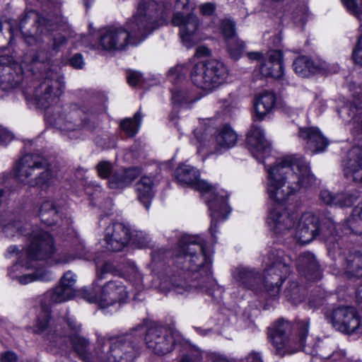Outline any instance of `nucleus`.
Instances as JSON below:
<instances>
[{"label": "nucleus", "mask_w": 362, "mask_h": 362, "mask_svg": "<svg viewBox=\"0 0 362 362\" xmlns=\"http://www.w3.org/2000/svg\"><path fill=\"white\" fill-rule=\"evenodd\" d=\"M172 9L171 4H158L154 0H142L126 29L119 27L104 28L95 35L83 36L81 43L92 49L118 51L128 44L143 41L153 30L167 22Z\"/></svg>", "instance_id": "f257e3e1"}, {"label": "nucleus", "mask_w": 362, "mask_h": 362, "mask_svg": "<svg viewBox=\"0 0 362 362\" xmlns=\"http://www.w3.org/2000/svg\"><path fill=\"white\" fill-rule=\"evenodd\" d=\"M174 263L178 269L187 272L191 284L188 285L185 280L175 277H164L159 286L162 291L174 290L177 293L184 294L197 289L216 300L221 297L223 291L212 276L211 257L194 237L184 235L180 238Z\"/></svg>", "instance_id": "f03ea898"}, {"label": "nucleus", "mask_w": 362, "mask_h": 362, "mask_svg": "<svg viewBox=\"0 0 362 362\" xmlns=\"http://www.w3.org/2000/svg\"><path fill=\"white\" fill-rule=\"evenodd\" d=\"M28 44L37 45L39 50H31L25 55L24 62L34 75H38L42 81L35 88L33 96L41 107L46 108L56 103L62 95L64 88V77L60 71V65L57 59H52V53H57L64 45L66 39L61 34L52 39L45 35L42 41L33 35H25Z\"/></svg>", "instance_id": "7ed1b4c3"}, {"label": "nucleus", "mask_w": 362, "mask_h": 362, "mask_svg": "<svg viewBox=\"0 0 362 362\" xmlns=\"http://www.w3.org/2000/svg\"><path fill=\"white\" fill-rule=\"evenodd\" d=\"M146 332L145 341L149 349L157 355L170 353L176 343L177 334L163 326H152L147 330L143 325L131 334L119 337H99L95 356L88 362H133L136 349L131 339H140Z\"/></svg>", "instance_id": "20e7f679"}, {"label": "nucleus", "mask_w": 362, "mask_h": 362, "mask_svg": "<svg viewBox=\"0 0 362 362\" xmlns=\"http://www.w3.org/2000/svg\"><path fill=\"white\" fill-rule=\"evenodd\" d=\"M267 170V194L278 204L286 202L301 188L312 186L315 180L309 163L302 156L286 157Z\"/></svg>", "instance_id": "39448f33"}, {"label": "nucleus", "mask_w": 362, "mask_h": 362, "mask_svg": "<svg viewBox=\"0 0 362 362\" xmlns=\"http://www.w3.org/2000/svg\"><path fill=\"white\" fill-rule=\"evenodd\" d=\"M28 235V245L24 254L16 246L12 245L8 248V253L16 254L18 262L9 269V275L13 279H17L21 284H28L35 281H47L52 279V274L45 268H38L34 272L27 273V271L35 267V261L45 259L50 257L55 250L52 237L47 232L35 227Z\"/></svg>", "instance_id": "423d86ee"}, {"label": "nucleus", "mask_w": 362, "mask_h": 362, "mask_svg": "<svg viewBox=\"0 0 362 362\" xmlns=\"http://www.w3.org/2000/svg\"><path fill=\"white\" fill-rule=\"evenodd\" d=\"M75 295L71 292V290L66 289L60 284L52 290L47 291L45 294V302L42 304V310L37 316V324L34 332L36 333H42L47 332L46 339L49 341V351L57 353L55 347L59 346V349L63 350L64 346H67L69 342L78 354L85 361L88 362L89 354L87 352L88 341L81 337L78 334H74L68 337L58 333L61 328L52 327L50 323V312L47 307L50 303H59L71 300Z\"/></svg>", "instance_id": "0eeeda50"}, {"label": "nucleus", "mask_w": 362, "mask_h": 362, "mask_svg": "<svg viewBox=\"0 0 362 362\" xmlns=\"http://www.w3.org/2000/svg\"><path fill=\"white\" fill-rule=\"evenodd\" d=\"M290 258L284 252L272 249L264 257L265 273L263 276L242 266L235 267L232 276L238 285L245 288L255 289V284L263 282L268 291L275 295L290 273Z\"/></svg>", "instance_id": "6e6552de"}, {"label": "nucleus", "mask_w": 362, "mask_h": 362, "mask_svg": "<svg viewBox=\"0 0 362 362\" xmlns=\"http://www.w3.org/2000/svg\"><path fill=\"white\" fill-rule=\"evenodd\" d=\"M267 223L279 235H289L302 244L309 243L322 230L319 218L312 212L300 214L298 210L274 207L267 215Z\"/></svg>", "instance_id": "1a4fd4ad"}, {"label": "nucleus", "mask_w": 362, "mask_h": 362, "mask_svg": "<svg viewBox=\"0 0 362 362\" xmlns=\"http://www.w3.org/2000/svg\"><path fill=\"white\" fill-rule=\"evenodd\" d=\"M199 171L187 164L179 165L175 171V177L178 182L196 189L204 197L211 218L209 230L214 235L218 224L223 221L231 211L227 202L228 194L223 189L213 187L207 182L199 180Z\"/></svg>", "instance_id": "9d476101"}, {"label": "nucleus", "mask_w": 362, "mask_h": 362, "mask_svg": "<svg viewBox=\"0 0 362 362\" xmlns=\"http://www.w3.org/2000/svg\"><path fill=\"white\" fill-rule=\"evenodd\" d=\"M16 173L19 182L30 187L38 186L42 189L58 182L57 172L52 170L47 160L38 155L23 156L16 165Z\"/></svg>", "instance_id": "9b49d317"}, {"label": "nucleus", "mask_w": 362, "mask_h": 362, "mask_svg": "<svg viewBox=\"0 0 362 362\" xmlns=\"http://www.w3.org/2000/svg\"><path fill=\"white\" fill-rule=\"evenodd\" d=\"M228 76L227 66L216 59L199 62L193 65L190 71L192 83L206 92H211L225 83Z\"/></svg>", "instance_id": "f8f14e48"}, {"label": "nucleus", "mask_w": 362, "mask_h": 362, "mask_svg": "<svg viewBox=\"0 0 362 362\" xmlns=\"http://www.w3.org/2000/svg\"><path fill=\"white\" fill-rule=\"evenodd\" d=\"M175 8L183 9L187 12L193 10L194 6L189 0H177ZM172 23L179 27L180 38L186 47L191 48L202 40L199 21L194 14L177 11L172 18Z\"/></svg>", "instance_id": "ddd939ff"}, {"label": "nucleus", "mask_w": 362, "mask_h": 362, "mask_svg": "<svg viewBox=\"0 0 362 362\" xmlns=\"http://www.w3.org/2000/svg\"><path fill=\"white\" fill-rule=\"evenodd\" d=\"M298 342L293 346V341L289 339L291 325L285 320L276 321L269 329V336L276 348V351L281 356L293 354L305 347V341L308 334L309 322L301 321L298 323Z\"/></svg>", "instance_id": "4468645a"}, {"label": "nucleus", "mask_w": 362, "mask_h": 362, "mask_svg": "<svg viewBox=\"0 0 362 362\" xmlns=\"http://www.w3.org/2000/svg\"><path fill=\"white\" fill-rule=\"evenodd\" d=\"M81 296L89 303H97L101 309L114 306L124 302L128 296V292L119 281H110L98 295L93 288H84L80 291Z\"/></svg>", "instance_id": "2eb2a0df"}, {"label": "nucleus", "mask_w": 362, "mask_h": 362, "mask_svg": "<svg viewBox=\"0 0 362 362\" xmlns=\"http://www.w3.org/2000/svg\"><path fill=\"white\" fill-rule=\"evenodd\" d=\"M247 56L251 59H260L259 71L263 76L282 79L284 75L282 63V54L278 50H272L267 53L263 59L259 52H249Z\"/></svg>", "instance_id": "dca6fc26"}, {"label": "nucleus", "mask_w": 362, "mask_h": 362, "mask_svg": "<svg viewBox=\"0 0 362 362\" xmlns=\"http://www.w3.org/2000/svg\"><path fill=\"white\" fill-rule=\"evenodd\" d=\"M132 238L130 228L122 223H112L105 230L104 242L107 250L110 251L122 250Z\"/></svg>", "instance_id": "f3484780"}, {"label": "nucleus", "mask_w": 362, "mask_h": 362, "mask_svg": "<svg viewBox=\"0 0 362 362\" xmlns=\"http://www.w3.org/2000/svg\"><path fill=\"white\" fill-rule=\"evenodd\" d=\"M247 142L253 156L259 162L264 163V159L269 156L272 148L264 130L253 124L247 134Z\"/></svg>", "instance_id": "a211bd4d"}, {"label": "nucleus", "mask_w": 362, "mask_h": 362, "mask_svg": "<svg viewBox=\"0 0 362 362\" xmlns=\"http://www.w3.org/2000/svg\"><path fill=\"white\" fill-rule=\"evenodd\" d=\"M332 322L334 327L349 334L354 332L360 325L359 318L354 307H340L334 310Z\"/></svg>", "instance_id": "6ab92c4d"}, {"label": "nucleus", "mask_w": 362, "mask_h": 362, "mask_svg": "<svg viewBox=\"0 0 362 362\" xmlns=\"http://www.w3.org/2000/svg\"><path fill=\"white\" fill-rule=\"evenodd\" d=\"M344 176L351 183L360 185L362 182V148H352L343 162Z\"/></svg>", "instance_id": "aec40b11"}, {"label": "nucleus", "mask_w": 362, "mask_h": 362, "mask_svg": "<svg viewBox=\"0 0 362 362\" xmlns=\"http://www.w3.org/2000/svg\"><path fill=\"white\" fill-rule=\"evenodd\" d=\"M298 137L305 148L313 153L323 152L329 145L327 139L316 127L299 128Z\"/></svg>", "instance_id": "412c9836"}, {"label": "nucleus", "mask_w": 362, "mask_h": 362, "mask_svg": "<svg viewBox=\"0 0 362 362\" xmlns=\"http://www.w3.org/2000/svg\"><path fill=\"white\" fill-rule=\"evenodd\" d=\"M4 57L0 58V86L8 90L18 86L23 79V69L17 63L4 64Z\"/></svg>", "instance_id": "4be33fe9"}, {"label": "nucleus", "mask_w": 362, "mask_h": 362, "mask_svg": "<svg viewBox=\"0 0 362 362\" xmlns=\"http://www.w3.org/2000/svg\"><path fill=\"white\" fill-rule=\"evenodd\" d=\"M293 66L294 71L301 77H308L311 74H315L320 71H326L329 74L336 73L339 69L337 64H334L332 67H328L326 63H317L307 57H300L297 58L294 61Z\"/></svg>", "instance_id": "5701e85b"}, {"label": "nucleus", "mask_w": 362, "mask_h": 362, "mask_svg": "<svg viewBox=\"0 0 362 362\" xmlns=\"http://www.w3.org/2000/svg\"><path fill=\"white\" fill-rule=\"evenodd\" d=\"M221 31L225 38L227 49L230 57L235 59H239L244 50L245 44L235 35V24L230 19L223 20Z\"/></svg>", "instance_id": "b1692460"}, {"label": "nucleus", "mask_w": 362, "mask_h": 362, "mask_svg": "<svg viewBox=\"0 0 362 362\" xmlns=\"http://www.w3.org/2000/svg\"><path fill=\"white\" fill-rule=\"evenodd\" d=\"M238 136L228 124L219 127L214 135L215 151L221 154L228 149L233 148L238 142Z\"/></svg>", "instance_id": "393cba45"}, {"label": "nucleus", "mask_w": 362, "mask_h": 362, "mask_svg": "<svg viewBox=\"0 0 362 362\" xmlns=\"http://www.w3.org/2000/svg\"><path fill=\"white\" fill-rule=\"evenodd\" d=\"M296 267L300 274L309 280L316 281L320 279L321 274L314 255L310 252H303L296 262Z\"/></svg>", "instance_id": "a878e982"}, {"label": "nucleus", "mask_w": 362, "mask_h": 362, "mask_svg": "<svg viewBox=\"0 0 362 362\" xmlns=\"http://www.w3.org/2000/svg\"><path fill=\"white\" fill-rule=\"evenodd\" d=\"M276 100V95L272 92H263L257 96L254 103L255 118L264 119L274 110Z\"/></svg>", "instance_id": "bb28decb"}, {"label": "nucleus", "mask_w": 362, "mask_h": 362, "mask_svg": "<svg viewBox=\"0 0 362 362\" xmlns=\"http://www.w3.org/2000/svg\"><path fill=\"white\" fill-rule=\"evenodd\" d=\"M136 168L121 170L110 176L108 187L113 189H122L129 185L140 174Z\"/></svg>", "instance_id": "cd10ccee"}, {"label": "nucleus", "mask_w": 362, "mask_h": 362, "mask_svg": "<svg viewBox=\"0 0 362 362\" xmlns=\"http://www.w3.org/2000/svg\"><path fill=\"white\" fill-rule=\"evenodd\" d=\"M78 112H71L65 115H59L52 121L60 130L66 132L77 131L83 125V128L89 129L85 122L78 119Z\"/></svg>", "instance_id": "c85d7f7f"}, {"label": "nucleus", "mask_w": 362, "mask_h": 362, "mask_svg": "<svg viewBox=\"0 0 362 362\" xmlns=\"http://www.w3.org/2000/svg\"><path fill=\"white\" fill-rule=\"evenodd\" d=\"M153 181L151 177L144 176L136 184V191L138 199L146 209L150 207L152 197L154 194Z\"/></svg>", "instance_id": "c756f323"}, {"label": "nucleus", "mask_w": 362, "mask_h": 362, "mask_svg": "<svg viewBox=\"0 0 362 362\" xmlns=\"http://www.w3.org/2000/svg\"><path fill=\"white\" fill-rule=\"evenodd\" d=\"M321 200L326 204L335 206H350L356 197L345 193L333 194L327 189H323L320 194Z\"/></svg>", "instance_id": "7c9ffc66"}, {"label": "nucleus", "mask_w": 362, "mask_h": 362, "mask_svg": "<svg viewBox=\"0 0 362 362\" xmlns=\"http://www.w3.org/2000/svg\"><path fill=\"white\" fill-rule=\"evenodd\" d=\"M39 216L46 225L52 226L58 223L59 220V211L52 200L47 199L42 203Z\"/></svg>", "instance_id": "2f4dec72"}, {"label": "nucleus", "mask_w": 362, "mask_h": 362, "mask_svg": "<svg viewBox=\"0 0 362 362\" xmlns=\"http://www.w3.org/2000/svg\"><path fill=\"white\" fill-rule=\"evenodd\" d=\"M362 257L360 252L349 253L345 259L343 269L347 276L358 278L361 276Z\"/></svg>", "instance_id": "473e14b6"}, {"label": "nucleus", "mask_w": 362, "mask_h": 362, "mask_svg": "<svg viewBox=\"0 0 362 362\" xmlns=\"http://www.w3.org/2000/svg\"><path fill=\"white\" fill-rule=\"evenodd\" d=\"M120 275L127 281L132 282L136 290L141 291L143 289L144 286L142 276L139 272L134 262H128L127 265L123 268Z\"/></svg>", "instance_id": "72a5a7b5"}, {"label": "nucleus", "mask_w": 362, "mask_h": 362, "mask_svg": "<svg viewBox=\"0 0 362 362\" xmlns=\"http://www.w3.org/2000/svg\"><path fill=\"white\" fill-rule=\"evenodd\" d=\"M141 116L139 112L135 114L133 119H126L120 124L121 128L130 136H134L138 132L141 125Z\"/></svg>", "instance_id": "f704fd0d"}, {"label": "nucleus", "mask_w": 362, "mask_h": 362, "mask_svg": "<svg viewBox=\"0 0 362 362\" xmlns=\"http://www.w3.org/2000/svg\"><path fill=\"white\" fill-rule=\"evenodd\" d=\"M171 93L174 104L184 105L193 100L187 90L182 87H175L171 89Z\"/></svg>", "instance_id": "c9c22d12"}, {"label": "nucleus", "mask_w": 362, "mask_h": 362, "mask_svg": "<svg viewBox=\"0 0 362 362\" xmlns=\"http://www.w3.org/2000/svg\"><path fill=\"white\" fill-rule=\"evenodd\" d=\"M96 265L97 277L100 279L105 278L106 274H116L115 266L110 262L95 259Z\"/></svg>", "instance_id": "e433bc0d"}, {"label": "nucleus", "mask_w": 362, "mask_h": 362, "mask_svg": "<svg viewBox=\"0 0 362 362\" xmlns=\"http://www.w3.org/2000/svg\"><path fill=\"white\" fill-rule=\"evenodd\" d=\"M186 72L187 69L183 65L179 64L169 69L167 77L170 82L176 84L185 78Z\"/></svg>", "instance_id": "4c0bfd02"}, {"label": "nucleus", "mask_w": 362, "mask_h": 362, "mask_svg": "<svg viewBox=\"0 0 362 362\" xmlns=\"http://www.w3.org/2000/svg\"><path fill=\"white\" fill-rule=\"evenodd\" d=\"M25 228L21 221H17L7 224L4 227V233L8 237H15L23 235Z\"/></svg>", "instance_id": "58836bf2"}, {"label": "nucleus", "mask_w": 362, "mask_h": 362, "mask_svg": "<svg viewBox=\"0 0 362 362\" xmlns=\"http://www.w3.org/2000/svg\"><path fill=\"white\" fill-rule=\"evenodd\" d=\"M76 283V276L71 271L66 272L62 277L60 285L66 289H70L71 292L75 295V285Z\"/></svg>", "instance_id": "ea45409f"}, {"label": "nucleus", "mask_w": 362, "mask_h": 362, "mask_svg": "<svg viewBox=\"0 0 362 362\" xmlns=\"http://www.w3.org/2000/svg\"><path fill=\"white\" fill-rule=\"evenodd\" d=\"M341 1L350 13L358 19H361L362 0H341Z\"/></svg>", "instance_id": "a19ab883"}, {"label": "nucleus", "mask_w": 362, "mask_h": 362, "mask_svg": "<svg viewBox=\"0 0 362 362\" xmlns=\"http://www.w3.org/2000/svg\"><path fill=\"white\" fill-rule=\"evenodd\" d=\"M201 359V351L193 348L182 357L180 362H199Z\"/></svg>", "instance_id": "79ce46f5"}, {"label": "nucleus", "mask_w": 362, "mask_h": 362, "mask_svg": "<svg viewBox=\"0 0 362 362\" xmlns=\"http://www.w3.org/2000/svg\"><path fill=\"white\" fill-rule=\"evenodd\" d=\"M98 175L102 178H107L112 171V166L110 162L100 161L96 166Z\"/></svg>", "instance_id": "37998d69"}, {"label": "nucleus", "mask_w": 362, "mask_h": 362, "mask_svg": "<svg viewBox=\"0 0 362 362\" xmlns=\"http://www.w3.org/2000/svg\"><path fill=\"white\" fill-rule=\"evenodd\" d=\"M348 115L354 122L360 123L362 118L361 107L356 105H351L349 108Z\"/></svg>", "instance_id": "c03bdc74"}, {"label": "nucleus", "mask_w": 362, "mask_h": 362, "mask_svg": "<svg viewBox=\"0 0 362 362\" xmlns=\"http://www.w3.org/2000/svg\"><path fill=\"white\" fill-rule=\"evenodd\" d=\"M362 36L358 37L357 45L353 50L352 59L355 64L361 65L362 64V48L361 46Z\"/></svg>", "instance_id": "a18cd8bd"}, {"label": "nucleus", "mask_w": 362, "mask_h": 362, "mask_svg": "<svg viewBox=\"0 0 362 362\" xmlns=\"http://www.w3.org/2000/svg\"><path fill=\"white\" fill-rule=\"evenodd\" d=\"M325 107V103L320 98H316L310 107V111L313 112L314 114L318 115L321 114Z\"/></svg>", "instance_id": "49530a36"}, {"label": "nucleus", "mask_w": 362, "mask_h": 362, "mask_svg": "<svg viewBox=\"0 0 362 362\" xmlns=\"http://www.w3.org/2000/svg\"><path fill=\"white\" fill-rule=\"evenodd\" d=\"M141 74L137 71H130L127 75V82L132 86L138 85L141 82Z\"/></svg>", "instance_id": "de8ad7c7"}, {"label": "nucleus", "mask_w": 362, "mask_h": 362, "mask_svg": "<svg viewBox=\"0 0 362 362\" xmlns=\"http://www.w3.org/2000/svg\"><path fill=\"white\" fill-rule=\"evenodd\" d=\"M136 238H138V240H135V243H137L140 247H146L149 244L150 239L148 235L144 234L143 232H137Z\"/></svg>", "instance_id": "09e8293b"}, {"label": "nucleus", "mask_w": 362, "mask_h": 362, "mask_svg": "<svg viewBox=\"0 0 362 362\" xmlns=\"http://www.w3.org/2000/svg\"><path fill=\"white\" fill-rule=\"evenodd\" d=\"M71 66L76 69H82L84 65L83 58L82 54H76L69 60Z\"/></svg>", "instance_id": "8fccbe9b"}, {"label": "nucleus", "mask_w": 362, "mask_h": 362, "mask_svg": "<svg viewBox=\"0 0 362 362\" xmlns=\"http://www.w3.org/2000/svg\"><path fill=\"white\" fill-rule=\"evenodd\" d=\"M13 134L7 129L0 127V144H6L12 141Z\"/></svg>", "instance_id": "3c124183"}, {"label": "nucleus", "mask_w": 362, "mask_h": 362, "mask_svg": "<svg viewBox=\"0 0 362 362\" xmlns=\"http://www.w3.org/2000/svg\"><path fill=\"white\" fill-rule=\"evenodd\" d=\"M238 362H263V361L259 353L252 351Z\"/></svg>", "instance_id": "603ef678"}, {"label": "nucleus", "mask_w": 362, "mask_h": 362, "mask_svg": "<svg viewBox=\"0 0 362 362\" xmlns=\"http://www.w3.org/2000/svg\"><path fill=\"white\" fill-rule=\"evenodd\" d=\"M215 10L214 4L206 3L200 6V11L204 15H211Z\"/></svg>", "instance_id": "864d4df0"}, {"label": "nucleus", "mask_w": 362, "mask_h": 362, "mask_svg": "<svg viewBox=\"0 0 362 362\" xmlns=\"http://www.w3.org/2000/svg\"><path fill=\"white\" fill-rule=\"evenodd\" d=\"M65 320L71 329L75 332H78L80 329L81 325L76 322L74 317L68 316Z\"/></svg>", "instance_id": "5fc2aeb1"}, {"label": "nucleus", "mask_w": 362, "mask_h": 362, "mask_svg": "<svg viewBox=\"0 0 362 362\" xmlns=\"http://www.w3.org/2000/svg\"><path fill=\"white\" fill-rule=\"evenodd\" d=\"M17 360L16 355L12 351H6L1 355V362H16Z\"/></svg>", "instance_id": "6e6d98bb"}, {"label": "nucleus", "mask_w": 362, "mask_h": 362, "mask_svg": "<svg viewBox=\"0 0 362 362\" xmlns=\"http://www.w3.org/2000/svg\"><path fill=\"white\" fill-rule=\"evenodd\" d=\"M209 362H229V361L223 356L214 353L209 356Z\"/></svg>", "instance_id": "4d7b16f0"}, {"label": "nucleus", "mask_w": 362, "mask_h": 362, "mask_svg": "<svg viewBox=\"0 0 362 362\" xmlns=\"http://www.w3.org/2000/svg\"><path fill=\"white\" fill-rule=\"evenodd\" d=\"M76 257L82 258V257H83V255L81 253H78L74 256V255L66 256V257H64V255L60 256V257L58 259H57V263H67Z\"/></svg>", "instance_id": "13d9d810"}, {"label": "nucleus", "mask_w": 362, "mask_h": 362, "mask_svg": "<svg viewBox=\"0 0 362 362\" xmlns=\"http://www.w3.org/2000/svg\"><path fill=\"white\" fill-rule=\"evenodd\" d=\"M210 53V49L205 46H199L196 49V55L198 57L208 56Z\"/></svg>", "instance_id": "bf43d9fd"}, {"label": "nucleus", "mask_w": 362, "mask_h": 362, "mask_svg": "<svg viewBox=\"0 0 362 362\" xmlns=\"http://www.w3.org/2000/svg\"><path fill=\"white\" fill-rule=\"evenodd\" d=\"M164 252L165 251L163 250H154L151 254L152 262L153 263L158 262Z\"/></svg>", "instance_id": "052dcab7"}, {"label": "nucleus", "mask_w": 362, "mask_h": 362, "mask_svg": "<svg viewBox=\"0 0 362 362\" xmlns=\"http://www.w3.org/2000/svg\"><path fill=\"white\" fill-rule=\"evenodd\" d=\"M93 188H94V192H92V189H91V187H87L86 188V192L87 194L90 195V196H93L94 194H96L97 192H100L101 191V187L98 185H93Z\"/></svg>", "instance_id": "680f3d73"}, {"label": "nucleus", "mask_w": 362, "mask_h": 362, "mask_svg": "<svg viewBox=\"0 0 362 362\" xmlns=\"http://www.w3.org/2000/svg\"><path fill=\"white\" fill-rule=\"evenodd\" d=\"M361 211H362V208L356 207V209H354V212H353L354 218L360 219V215H361Z\"/></svg>", "instance_id": "e2e57ef3"}, {"label": "nucleus", "mask_w": 362, "mask_h": 362, "mask_svg": "<svg viewBox=\"0 0 362 362\" xmlns=\"http://www.w3.org/2000/svg\"><path fill=\"white\" fill-rule=\"evenodd\" d=\"M322 302V298H317L316 300L312 301L310 300L309 302L310 307H317Z\"/></svg>", "instance_id": "0e129e2a"}, {"label": "nucleus", "mask_w": 362, "mask_h": 362, "mask_svg": "<svg viewBox=\"0 0 362 362\" xmlns=\"http://www.w3.org/2000/svg\"><path fill=\"white\" fill-rule=\"evenodd\" d=\"M37 29H38V31H39L40 33H42L43 32V29H44V28H43V27H42V23H41V22H40L39 25H38V28H37Z\"/></svg>", "instance_id": "69168bd1"}, {"label": "nucleus", "mask_w": 362, "mask_h": 362, "mask_svg": "<svg viewBox=\"0 0 362 362\" xmlns=\"http://www.w3.org/2000/svg\"><path fill=\"white\" fill-rule=\"evenodd\" d=\"M103 222H104L105 223H106V220L105 218H101V220L100 221V224H101Z\"/></svg>", "instance_id": "338daca9"}, {"label": "nucleus", "mask_w": 362, "mask_h": 362, "mask_svg": "<svg viewBox=\"0 0 362 362\" xmlns=\"http://www.w3.org/2000/svg\"><path fill=\"white\" fill-rule=\"evenodd\" d=\"M226 112L225 113L226 116L228 117V115L229 114V112H230V109H227L226 110Z\"/></svg>", "instance_id": "774afa93"}]
</instances>
